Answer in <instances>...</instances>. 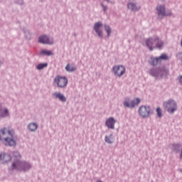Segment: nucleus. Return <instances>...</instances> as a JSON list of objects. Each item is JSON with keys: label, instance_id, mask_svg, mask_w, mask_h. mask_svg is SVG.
<instances>
[{"label": "nucleus", "instance_id": "nucleus-4", "mask_svg": "<svg viewBox=\"0 0 182 182\" xmlns=\"http://www.w3.org/2000/svg\"><path fill=\"white\" fill-rule=\"evenodd\" d=\"M164 107L170 114H173V112L177 111L178 108L177 104L173 100H168L164 102Z\"/></svg>", "mask_w": 182, "mask_h": 182}, {"label": "nucleus", "instance_id": "nucleus-27", "mask_svg": "<svg viewBox=\"0 0 182 182\" xmlns=\"http://www.w3.org/2000/svg\"><path fill=\"white\" fill-rule=\"evenodd\" d=\"M178 81H179L180 84H182V75L178 77Z\"/></svg>", "mask_w": 182, "mask_h": 182}, {"label": "nucleus", "instance_id": "nucleus-12", "mask_svg": "<svg viewBox=\"0 0 182 182\" xmlns=\"http://www.w3.org/2000/svg\"><path fill=\"white\" fill-rule=\"evenodd\" d=\"M11 160H12L11 155L8 154H0V161H2V163H8Z\"/></svg>", "mask_w": 182, "mask_h": 182}, {"label": "nucleus", "instance_id": "nucleus-19", "mask_svg": "<svg viewBox=\"0 0 182 182\" xmlns=\"http://www.w3.org/2000/svg\"><path fill=\"white\" fill-rule=\"evenodd\" d=\"M65 70L69 73H73V71H75L76 68L73 65H70V64H68L65 67Z\"/></svg>", "mask_w": 182, "mask_h": 182}, {"label": "nucleus", "instance_id": "nucleus-32", "mask_svg": "<svg viewBox=\"0 0 182 182\" xmlns=\"http://www.w3.org/2000/svg\"><path fill=\"white\" fill-rule=\"evenodd\" d=\"M181 46H182V40H181Z\"/></svg>", "mask_w": 182, "mask_h": 182}, {"label": "nucleus", "instance_id": "nucleus-11", "mask_svg": "<svg viewBox=\"0 0 182 182\" xmlns=\"http://www.w3.org/2000/svg\"><path fill=\"white\" fill-rule=\"evenodd\" d=\"M102 26H103V24H102V23H95L94 26V30L95 31V32H97V35L100 36V38H102L103 36V33L102 30H100V28H102Z\"/></svg>", "mask_w": 182, "mask_h": 182}, {"label": "nucleus", "instance_id": "nucleus-33", "mask_svg": "<svg viewBox=\"0 0 182 182\" xmlns=\"http://www.w3.org/2000/svg\"><path fill=\"white\" fill-rule=\"evenodd\" d=\"M105 1H109V0H105Z\"/></svg>", "mask_w": 182, "mask_h": 182}, {"label": "nucleus", "instance_id": "nucleus-26", "mask_svg": "<svg viewBox=\"0 0 182 182\" xmlns=\"http://www.w3.org/2000/svg\"><path fill=\"white\" fill-rule=\"evenodd\" d=\"M47 55H53V53L52 51H47Z\"/></svg>", "mask_w": 182, "mask_h": 182}, {"label": "nucleus", "instance_id": "nucleus-5", "mask_svg": "<svg viewBox=\"0 0 182 182\" xmlns=\"http://www.w3.org/2000/svg\"><path fill=\"white\" fill-rule=\"evenodd\" d=\"M139 114L143 118H148L151 114V109L150 107L141 105L139 109Z\"/></svg>", "mask_w": 182, "mask_h": 182}, {"label": "nucleus", "instance_id": "nucleus-2", "mask_svg": "<svg viewBox=\"0 0 182 182\" xmlns=\"http://www.w3.org/2000/svg\"><path fill=\"white\" fill-rule=\"evenodd\" d=\"M0 140L4 146H16V141L14 139V130L6 128L0 130Z\"/></svg>", "mask_w": 182, "mask_h": 182}, {"label": "nucleus", "instance_id": "nucleus-29", "mask_svg": "<svg viewBox=\"0 0 182 182\" xmlns=\"http://www.w3.org/2000/svg\"><path fill=\"white\" fill-rule=\"evenodd\" d=\"M47 43H52L50 41H49V38H47Z\"/></svg>", "mask_w": 182, "mask_h": 182}, {"label": "nucleus", "instance_id": "nucleus-21", "mask_svg": "<svg viewBox=\"0 0 182 182\" xmlns=\"http://www.w3.org/2000/svg\"><path fill=\"white\" fill-rule=\"evenodd\" d=\"M113 141L114 139L112 135H110L109 136H105V141L108 144H112Z\"/></svg>", "mask_w": 182, "mask_h": 182}, {"label": "nucleus", "instance_id": "nucleus-1", "mask_svg": "<svg viewBox=\"0 0 182 182\" xmlns=\"http://www.w3.org/2000/svg\"><path fill=\"white\" fill-rule=\"evenodd\" d=\"M14 162L11 164V170H17L18 171H28L32 166L29 163L21 161L19 152L14 151L13 153Z\"/></svg>", "mask_w": 182, "mask_h": 182}, {"label": "nucleus", "instance_id": "nucleus-8", "mask_svg": "<svg viewBox=\"0 0 182 182\" xmlns=\"http://www.w3.org/2000/svg\"><path fill=\"white\" fill-rule=\"evenodd\" d=\"M141 102L139 98H135L133 100H129V98H126L124 105L127 108H134L136 105Z\"/></svg>", "mask_w": 182, "mask_h": 182}, {"label": "nucleus", "instance_id": "nucleus-10", "mask_svg": "<svg viewBox=\"0 0 182 182\" xmlns=\"http://www.w3.org/2000/svg\"><path fill=\"white\" fill-rule=\"evenodd\" d=\"M168 57L166 54H162L158 58H154L151 61V65H157L159 63H161L162 60H168Z\"/></svg>", "mask_w": 182, "mask_h": 182}, {"label": "nucleus", "instance_id": "nucleus-3", "mask_svg": "<svg viewBox=\"0 0 182 182\" xmlns=\"http://www.w3.org/2000/svg\"><path fill=\"white\" fill-rule=\"evenodd\" d=\"M146 45L150 51H153L154 48H161L164 43L159 37H150V38H146Z\"/></svg>", "mask_w": 182, "mask_h": 182}, {"label": "nucleus", "instance_id": "nucleus-31", "mask_svg": "<svg viewBox=\"0 0 182 182\" xmlns=\"http://www.w3.org/2000/svg\"><path fill=\"white\" fill-rule=\"evenodd\" d=\"M97 182H102V181H97Z\"/></svg>", "mask_w": 182, "mask_h": 182}, {"label": "nucleus", "instance_id": "nucleus-28", "mask_svg": "<svg viewBox=\"0 0 182 182\" xmlns=\"http://www.w3.org/2000/svg\"><path fill=\"white\" fill-rule=\"evenodd\" d=\"M173 147L175 148V149H179L180 145H178V144L174 145Z\"/></svg>", "mask_w": 182, "mask_h": 182}, {"label": "nucleus", "instance_id": "nucleus-7", "mask_svg": "<svg viewBox=\"0 0 182 182\" xmlns=\"http://www.w3.org/2000/svg\"><path fill=\"white\" fill-rule=\"evenodd\" d=\"M55 82L59 88H65L68 85V80L65 77L58 75L55 78Z\"/></svg>", "mask_w": 182, "mask_h": 182}, {"label": "nucleus", "instance_id": "nucleus-25", "mask_svg": "<svg viewBox=\"0 0 182 182\" xmlns=\"http://www.w3.org/2000/svg\"><path fill=\"white\" fill-rule=\"evenodd\" d=\"M41 55H46V50H43L41 51Z\"/></svg>", "mask_w": 182, "mask_h": 182}, {"label": "nucleus", "instance_id": "nucleus-16", "mask_svg": "<svg viewBox=\"0 0 182 182\" xmlns=\"http://www.w3.org/2000/svg\"><path fill=\"white\" fill-rule=\"evenodd\" d=\"M128 8L132 11H136L137 9H139L140 6H137V5H136V4L134 2H129L128 4Z\"/></svg>", "mask_w": 182, "mask_h": 182}, {"label": "nucleus", "instance_id": "nucleus-9", "mask_svg": "<svg viewBox=\"0 0 182 182\" xmlns=\"http://www.w3.org/2000/svg\"><path fill=\"white\" fill-rule=\"evenodd\" d=\"M156 9L159 18H162L163 16H166V15H171V12L166 14L164 5H158Z\"/></svg>", "mask_w": 182, "mask_h": 182}, {"label": "nucleus", "instance_id": "nucleus-24", "mask_svg": "<svg viewBox=\"0 0 182 182\" xmlns=\"http://www.w3.org/2000/svg\"><path fill=\"white\" fill-rule=\"evenodd\" d=\"M105 31H107V36H109V35L112 32L110 27H109V26H105Z\"/></svg>", "mask_w": 182, "mask_h": 182}, {"label": "nucleus", "instance_id": "nucleus-23", "mask_svg": "<svg viewBox=\"0 0 182 182\" xmlns=\"http://www.w3.org/2000/svg\"><path fill=\"white\" fill-rule=\"evenodd\" d=\"M156 114H157L158 117H159V118H161V117H163V114H162L161 109L160 108V107H158V108H156Z\"/></svg>", "mask_w": 182, "mask_h": 182}, {"label": "nucleus", "instance_id": "nucleus-30", "mask_svg": "<svg viewBox=\"0 0 182 182\" xmlns=\"http://www.w3.org/2000/svg\"><path fill=\"white\" fill-rule=\"evenodd\" d=\"M181 158L182 159V149H181Z\"/></svg>", "mask_w": 182, "mask_h": 182}, {"label": "nucleus", "instance_id": "nucleus-6", "mask_svg": "<svg viewBox=\"0 0 182 182\" xmlns=\"http://www.w3.org/2000/svg\"><path fill=\"white\" fill-rule=\"evenodd\" d=\"M112 73L116 77H122L126 73V68L124 65H115L112 68Z\"/></svg>", "mask_w": 182, "mask_h": 182}, {"label": "nucleus", "instance_id": "nucleus-14", "mask_svg": "<svg viewBox=\"0 0 182 182\" xmlns=\"http://www.w3.org/2000/svg\"><path fill=\"white\" fill-rule=\"evenodd\" d=\"M114 124H116V119L113 117L108 118L106 121V125L111 129H114Z\"/></svg>", "mask_w": 182, "mask_h": 182}, {"label": "nucleus", "instance_id": "nucleus-13", "mask_svg": "<svg viewBox=\"0 0 182 182\" xmlns=\"http://www.w3.org/2000/svg\"><path fill=\"white\" fill-rule=\"evenodd\" d=\"M166 73V71H162L161 70H150V74L151 75H152L153 77H159V75L161 77H163V74Z\"/></svg>", "mask_w": 182, "mask_h": 182}, {"label": "nucleus", "instance_id": "nucleus-22", "mask_svg": "<svg viewBox=\"0 0 182 182\" xmlns=\"http://www.w3.org/2000/svg\"><path fill=\"white\" fill-rule=\"evenodd\" d=\"M43 68H46V63H41L36 66V69H38V70H41Z\"/></svg>", "mask_w": 182, "mask_h": 182}, {"label": "nucleus", "instance_id": "nucleus-15", "mask_svg": "<svg viewBox=\"0 0 182 182\" xmlns=\"http://www.w3.org/2000/svg\"><path fill=\"white\" fill-rule=\"evenodd\" d=\"M53 96L55 97V98H58V100L63 102H65V101H67V98H65V95L61 94V92H54Z\"/></svg>", "mask_w": 182, "mask_h": 182}, {"label": "nucleus", "instance_id": "nucleus-18", "mask_svg": "<svg viewBox=\"0 0 182 182\" xmlns=\"http://www.w3.org/2000/svg\"><path fill=\"white\" fill-rule=\"evenodd\" d=\"M9 114L8 109H0V117H6Z\"/></svg>", "mask_w": 182, "mask_h": 182}, {"label": "nucleus", "instance_id": "nucleus-34", "mask_svg": "<svg viewBox=\"0 0 182 182\" xmlns=\"http://www.w3.org/2000/svg\"><path fill=\"white\" fill-rule=\"evenodd\" d=\"M0 65H1V62H0Z\"/></svg>", "mask_w": 182, "mask_h": 182}, {"label": "nucleus", "instance_id": "nucleus-17", "mask_svg": "<svg viewBox=\"0 0 182 182\" xmlns=\"http://www.w3.org/2000/svg\"><path fill=\"white\" fill-rule=\"evenodd\" d=\"M28 128L31 132H35V130L38 129V124L34 122L30 123L28 126Z\"/></svg>", "mask_w": 182, "mask_h": 182}, {"label": "nucleus", "instance_id": "nucleus-20", "mask_svg": "<svg viewBox=\"0 0 182 182\" xmlns=\"http://www.w3.org/2000/svg\"><path fill=\"white\" fill-rule=\"evenodd\" d=\"M38 42L40 43H46V36H41L39 38H38Z\"/></svg>", "mask_w": 182, "mask_h": 182}]
</instances>
